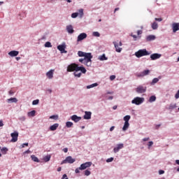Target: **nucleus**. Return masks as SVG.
<instances>
[{
  "label": "nucleus",
  "mask_w": 179,
  "mask_h": 179,
  "mask_svg": "<svg viewBox=\"0 0 179 179\" xmlns=\"http://www.w3.org/2000/svg\"><path fill=\"white\" fill-rule=\"evenodd\" d=\"M172 29H173V33H176V31H178V30H179V22L178 23L174 22L172 24Z\"/></svg>",
  "instance_id": "f3484780"
},
{
  "label": "nucleus",
  "mask_w": 179,
  "mask_h": 179,
  "mask_svg": "<svg viewBox=\"0 0 179 179\" xmlns=\"http://www.w3.org/2000/svg\"><path fill=\"white\" fill-rule=\"evenodd\" d=\"M36 115V110H31L28 113V117H34Z\"/></svg>",
  "instance_id": "473e14b6"
},
{
  "label": "nucleus",
  "mask_w": 179,
  "mask_h": 179,
  "mask_svg": "<svg viewBox=\"0 0 179 179\" xmlns=\"http://www.w3.org/2000/svg\"><path fill=\"white\" fill-rule=\"evenodd\" d=\"M113 160H114V158L110 157V158H108V159H106V162L107 163H111V162H113Z\"/></svg>",
  "instance_id": "a18cd8bd"
},
{
  "label": "nucleus",
  "mask_w": 179,
  "mask_h": 179,
  "mask_svg": "<svg viewBox=\"0 0 179 179\" xmlns=\"http://www.w3.org/2000/svg\"><path fill=\"white\" fill-rule=\"evenodd\" d=\"M71 120H72V121H74V122H79V121L82 120V117H78L76 115H73L71 117Z\"/></svg>",
  "instance_id": "a211bd4d"
},
{
  "label": "nucleus",
  "mask_w": 179,
  "mask_h": 179,
  "mask_svg": "<svg viewBox=\"0 0 179 179\" xmlns=\"http://www.w3.org/2000/svg\"><path fill=\"white\" fill-rule=\"evenodd\" d=\"M10 136L12 138L10 142H17V138L19 137V133H17V131L11 133Z\"/></svg>",
  "instance_id": "9d476101"
},
{
  "label": "nucleus",
  "mask_w": 179,
  "mask_h": 179,
  "mask_svg": "<svg viewBox=\"0 0 179 179\" xmlns=\"http://www.w3.org/2000/svg\"><path fill=\"white\" fill-rule=\"evenodd\" d=\"M146 87H143V85H139L136 88V93L142 94L146 92Z\"/></svg>",
  "instance_id": "6e6552de"
},
{
  "label": "nucleus",
  "mask_w": 179,
  "mask_h": 179,
  "mask_svg": "<svg viewBox=\"0 0 179 179\" xmlns=\"http://www.w3.org/2000/svg\"><path fill=\"white\" fill-rule=\"evenodd\" d=\"M124 122H129V120H131V115H126L123 118Z\"/></svg>",
  "instance_id": "c756f323"
},
{
  "label": "nucleus",
  "mask_w": 179,
  "mask_h": 179,
  "mask_svg": "<svg viewBox=\"0 0 179 179\" xmlns=\"http://www.w3.org/2000/svg\"><path fill=\"white\" fill-rule=\"evenodd\" d=\"M8 55H10V57H17V55H19V51L12 50L8 52Z\"/></svg>",
  "instance_id": "aec40b11"
},
{
  "label": "nucleus",
  "mask_w": 179,
  "mask_h": 179,
  "mask_svg": "<svg viewBox=\"0 0 179 179\" xmlns=\"http://www.w3.org/2000/svg\"><path fill=\"white\" fill-rule=\"evenodd\" d=\"M161 57H162V55L159 54V53H154L150 55V58H151L152 61L159 59V58H160Z\"/></svg>",
  "instance_id": "2eb2a0df"
},
{
  "label": "nucleus",
  "mask_w": 179,
  "mask_h": 179,
  "mask_svg": "<svg viewBox=\"0 0 179 179\" xmlns=\"http://www.w3.org/2000/svg\"><path fill=\"white\" fill-rule=\"evenodd\" d=\"M174 108H177V104L171 103L168 108V110H174Z\"/></svg>",
  "instance_id": "bb28decb"
},
{
  "label": "nucleus",
  "mask_w": 179,
  "mask_h": 179,
  "mask_svg": "<svg viewBox=\"0 0 179 179\" xmlns=\"http://www.w3.org/2000/svg\"><path fill=\"white\" fill-rule=\"evenodd\" d=\"M58 127H59V124L55 123L50 127V131H56L57 128H58Z\"/></svg>",
  "instance_id": "412c9836"
},
{
  "label": "nucleus",
  "mask_w": 179,
  "mask_h": 179,
  "mask_svg": "<svg viewBox=\"0 0 179 179\" xmlns=\"http://www.w3.org/2000/svg\"><path fill=\"white\" fill-rule=\"evenodd\" d=\"M159 27V25L157 24V22H153L152 24V29L153 30H157V29Z\"/></svg>",
  "instance_id": "7c9ffc66"
},
{
  "label": "nucleus",
  "mask_w": 179,
  "mask_h": 179,
  "mask_svg": "<svg viewBox=\"0 0 179 179\" xmlns=\"http://www.w3.org/2000/svg\"><path fill=\"white\" fill-rule=\"evenodd\" d=\"M135 55L137 58H141V57H146V55H150V53L146 50V49H141L135 52Z\"/></svg>",
  "instance_id": "f03ea898"
},
{
  "label": "nucleus",
  "mask_w": 179,
  "mask_h": 179,
  "mask_svg": "<svg viewBox=\"0 0 179 179\" xmlns=\"http://www.w3.org/2000/svg\"><path fill=\"white\" fill-rule=\"evenodd\" d=\"M175 98H176V99H179V90H178V91L177 92V93L176 94Z\"/></svg>",
  "instance_id": "3c124183"
},
{
  "label": "nucleus",
  "mask_w": 179,
  "mask_h": 179,
  "mask_svg": "<svg viewBox=\"0 0 179 179\" xmlns=\"http://www.w3.org/2000/svg\"><path fill=\"white\" fill-rule=\"evenodd\" d=\"M63 152H64V153H68V148H64Z\"/></svg>",
  "instance_id": "680f3d73"
},
{
  "label": "nucleus",
  "mask_w": 179,
  "mask_h": 179,
  "mask_svg": "<svg viewBox=\"0 0 179 179\" xmlns=\"http://www.w3.org/2000/svg\"><path fill=\"white\" fill-rule=\"evenodd\" d=\"M149 73H150V70H145L141 73H136V76H137V78H143V76H146L147 75H149Z\"/></svg>",
  "instance_id": "1a4fd4ad"
},
{
  "label": "nucleus",
  "mask_w": 179,
  "mask_h": 179,
  "mask_svg": "<svg viewBox=\"0 0 179 179\" xmlns=\"http://www.w3.org/2000/svg\"><path fill=\"white\" fill-rule=\"evenodd\" d=\"M157 82H159V78H155L152 80L151 85H155V83H157Z\"/></svg>",
  "instance_id": "ea45409f"
},
{
  "label": "nucleus",
  "mask_w": 179,
  "mask_h": 179,
  "mask_svg": "<svg viewBox=\"0 0 179 179\" xmlns=\"http://www.w3.org/2000/svg\"><path fill=\"white\" fill-rule=\"evenodd\" d=\"M161 124H157L155 129H159L160 128Z\"/></svg>",
  "instance_id": "338daca9"
},
{
  "label": "nucleus",
  "mask_w": 179,
  "mask_h": 179,
  "mask_svg": "<svg viewBox=\"0 0 179 179\" xmlns=\"http://www.w3.org/2000/svg\"><path fill=\"white\" fill-rule=\"evenodd\" d=\"M82 72V73H86V69L83 66H79V65L76 63L71 64L67 67V72Z\"/></svg>",
  "instance_id": "f257e3e1"
},
{
  "label": "nucleus",
  "mask_w": 179,
  "mask_h": 179,
  "mask_svg": "<svg viewBox=\"0 0 179 179\" xmlns=\"http://www.w3.org/2000/svg\"><path fill=\"white\" fill-rule=\"evenodd\" d=\"M155 20H156V22H162L163 20V18H155Z\"/></svg>",
  "instance_id": "8fccbe9b"
},
{
  "label": "nucleus",
  "mask_w": 179,
  "mask_h": 179,
  "mask_svg": "<svg viewBox=\"0 0 179 179\" xmlns=\"http://www.w3.org/2000/svg\"><path fill=\"white\" fill-rule=\"evenodd\" d=\"M131 36L133 37V38H134V41H136V38H138V36L136 35H134L131 34Z\"/></svg>",
  "instance_id": "09e8293b"
},
{
  "label": "nucleus",
  "mask_w": 179,
  "mask_h": 179,
  "mask_svg": "<svg viewBox=\"0 0 179 179\" xmlns=\"http://www.w3.org/2000/svg\"><path fill=\"white\" fill-rule=\"evenodd\" d=\"M65 48H66V45L65 44L63 45H59L57 46V50L62 52V54H66V50H65Z\"/></svg>",
  "instance_id": "f8f14e48"
},
{
  "label": "nucleus",
  "mask_w": 179,
  "mask_h": 179,
  "mask_svg": "<svg viewBox=\"0 0 179 179\" xmlns=\"http://www.w3.org/2000/svg\"><path fill=\"white\" fill-rule=\"evenodd\" d=\"M15 94V92L13 91V90H10L9 91V94L10 95V96H12V94Z\"/></svg>",
  "instance_id": "e2e57ef3"
},
{
  "label": "nucleus",
  "mask_w": 179,
  "mask_h": 179,
  "mask_svg": "<svg viewBox=\"0 0 179 179\" xmlns=\"http://www.w3.org/2000/svg\"><path fill=\"white\" fill-rule=\"evenodd\" d=\"M73 74L76 78H80L82 76V73H78V71L74 72Z\"/></svg>",
  "instance_id": "c9c22d12"
},
{
  "label": "nucleus",
  "mask_w": 179,
  "mask_h": 179,
  "mask_svg": "<svg viewBox=\"0 0 179 179\" xmlns=\"http://www.w3.org/2000/svg\"><path fill=\"white\" fill-rule=\"evenodd\" d=\"M78 57H84V58H87V61L90 62V59L93 58L92 53H86L85 52L78 51Z\"/></svg>",
  "instance_id": "7ed1b4c3"
},
{
  "label": "nucleus",
  "mask_w": 179,
  "mask_h": 179,
  "mask_svg": "<svg viewBox=\"0 0 179 179\" xmlns=\"http://www.w3.org/2000/svg\"><path fill=\"white\" fill-rule=\"evenodd\" d=\"M92 35H93L94 37H100V33H99V32H97V31L93 32Z\"/></svg>",
  "instance_id": "79ce46f5"
},
{
  "label": "nucleus",
  "mask_w": 179,
  "mask_h": 179,
  "mask_svg": "<svg viewBox=\"0 0 179 179\" xmlns=\"http://www.w3.org/2000/svg\"><path fill=\"white\" fill-rule=\"evenodd\" d=\"M8 103H17V99L16 98H10L7 99Z\"/></svg>",
  "instance_id": "cd10ccee"
},
{
  "label": "nucleus",
  "mask_w": 179,
  "mask_h": 179,
  "mask_svg": "<svg viewBox=\"0 0 179 179\" xmlns=\"http://www.w3.org/2000/svg\"><path fill=\"white\" fill-rule=\"evenodd\" d=\"M123 148H124V144L122 143L117 144V146L113 149L114 153H117V152H120V150H121V149H123Z\"/></svg>",
  "instance_id": "4468645a"
},
{
  "label": "nucleus",
  "mask_w": 179,
  "mask_h": 179,
  "mask_svg": "<svg viewBox=\"0 0 179 179\" xmlns=\"http://www.w3.org/2000/svg\"><path fill=\"white\" fill-rule=\"evenodd\" d=\"M90 174H91V172H90V171H89V170H85V176H90Z\"/></svg>",
  "instance_id": "c03bdc74"
},
{
  "label": "nucleus",
  "mask_w": 179,
  "mask_h": 179,
  "mask_svg": "<svg viewBox=\"0 0 179 179\" xmlns=\"http://www.w3.org/2000/svg\"><path fill=\"white\" fill-rule=\"evenodd\" d=\"M54 69H51L46 73V76L48 79H52L54 78Z\"/></svg>",
  "instance_id": "dca6fc26"
},
{
  "label": "nucleus",
  "mask_w": 179,
  "mask_h": 179,
  "mask_svg": "<svg viewBox=\"0 0 179 179\" xmlns=\"http://www.w3.org/2000/svg\"><path fill=\"white\" fill-rule=\"evenodd\" d=\"M78 12H79V14L80 15V17H82V16H83V9L82 8L80 9Z\"/></svg>",
  "instance_id": "49530a36"
},
{
  "label": "nucleus",
  "mask_w": 179,
  "mask_h": 179,
  "mask_svg": "<svg viewBox=\"0 0 179 179\" xmlns=\"http://www.w3.org/2000/svg\"><path fill=\"white\" fill-rule=\"evenodd\" d=\"M24 146H29V143H25L22 145V148H24Z\"/></svg>",
  "instance_id": "6e6d98bb"
},
{
  "label": "nucleus",
  "mask_w": 179,
  "mask_h": 179,
  "mask_svg": "<svg viewBox=\"0 0 179 179\" xmlns=\"http://www.w3.org/2000/svg\"><path fill=\"white\" fill-rule=\"evenodd\" d=\"M45 47H46L47 48H50L51 47H52V45H51L50 42H46L45 43Z\"/></svg>",
  "instance_id": "4c0bfd02"
},
{
  "label": "nucleus",
  "mask_w": 179,
  "mask_h": 179,
  "mask_svg": "<svg viewBox=\"0 0 179 179\" xmlns=\"http://www.w3.org/2000/svg\"><path fill=\"white\" fill-rule=\"evenodd\" d=\"M0 127H3V122L0 120Z\"/></svg>",
  "instance_id": "69168bd1"
},
{
  "label": "nucleus",
  "mask_w": 179,
  "mask_h": 179,
  "mask_svg": "<svg viewBox=\"0 0 179 179\" xmlns=\"http://www.w3.org/2000/svg\"><path fill=\"white\" fill-rule=\"evenodd\" d=\"M176 164L179 165V159H176ZM177 171H179V167L177 169Z\"/></svg>",
  "instance_id": "bf43d9fd"
},
{
  "label": "nucleus",
  "mask_w": 179,
  "mask_h": 179,
  "mask_svg": "<svg viewBox=\"0 0 179 179\" xmlns=\"http://www.w3.org/2000/svg\"><path fill=\"white\" fill-rule=\"evenodd\" d=\"M150 103H153V101H156V96L152 95L149 99Z\"/></svg>",
  "instance_id": "2f4dec72"
},
{
  "label": "nucleus",
  "mask_w": 179,
  "mask_h": 179,
  "mask_svg": "<svg viewBox=\"0 0 179 179\" xmlns=\"http://www.w3.org/2000/svg\"><path fill=\"white\" fill-rule=\"evenodd\" d=\"M78 15L79 13H73L71 14V17H73V19H75L76 17H78Z\"/></svg>",
  "instance_id": "58836bf2"
},
{
  "label": "nucleus",
  "mask_w": 179,
  "mask_h": 179,
  "mask_svg": "<svg viewBox=\"0 0 179 179\" xmlns=\"http://www.w3.org/2000/svg\"><path fill=\"white\" fill-rule=\"evenodd\" d=\"M113 43L115 45L116 52H121L122 51V48H120L122 47V42L120 41L118 43L116 41H114Z\"/></svg>",
  "instance_id": "423d86ee"
},
{
  "label": "nucleus",
  "mask_w": 179,
  "mask_h": 179,
  "mask_svg": "<svg viewBox=\"0 0 179 179\" xmlns=\"http://www.w3.org/2000/svg\"><path fill=\"white\" fill-rule=\"evenodd\" d=\"M145 101V98L136 97L132 101V104H136V106H139V104H142Z\"/></svg>",
  "instance_id": "20e7f679"
},
{
  "label": "nucleus",
  "mask_w": 179,
  "mask_h": 179,
  "mask_svg": "<svg viewBox=\"0 0 179 179\" xmlns=\"http://www.w3.org/2000/svg\"><path fill=\"white\" fill-rule=\"evenodd\" d=\"M50 120H58V115H52L50 117Z\"/></svg>",
  "instance_id": "37998d69"
},
{
  "label": "nucleus",
  "mask_w": 179,
  "mask_h": 179,
  "mask_svg": "<svg viewBox=\"0 0 179 179\" xmlns=\"http://www.w3.org/2000/svg\"><path fill=\"white\" fill-rule=\"evenodd\" d=\"M1 153H2L3 155H6V152H8V148H3L1 150Z\"/></svg>",
  "instance_id": "e433bc0d"
},
{
  "label": "nucleus",
  "mask_w": 179,
  "mask_h": 179,
  "mask_svg": "<svg viewBox=\"0 0 179 179\" xmlns=\"http://www.w3.org/2000/svg\"><path fill=\"white\" fill-rule=\"evenodd\" d=\"M79 62L84 64V65H86L87 66H90L92 65V59H90V61H87V58L84 57L83 59H80Z\"/></svg>",
  "instance_id": "0eeeda50"
},
{
  "label": "nucleus",
  "mask_w": 179,
  "mask_h": 179,
  "mask_svg": "<svg viewBox=\"0 0 179 179\" xmlns=\"http://www.w3.org/2000/svg\"><path fill=\"white\" fill-rule=\"evenodd\" d=\"M87 37V34L86 33H81L78 35L77 38V41L79 43V41H82V40H85Z\"/></svg>",
  "instance_id": "ddd939ff"
},
{
  "label": "nucleus",
  "mask_w": 179,
  "mask_h": 179,
  "mask_svg": "<svg viewBox=\"0 0 179 179\" xmlns=\"http://www.w3.org/2000/svg\"><path fill=\"white\" fill-rule=\"evenodd\" d=\"M62 179H68V176H66V174H64Z\"/></svg>",
  "instance_id": "864d4df0"
},
{
  "label": "nucleus",
  "mask_w": 179,
  "mask_h": 179,
  "mask_svg": "<svg viewBox=\"0 0 179 179\" xmlns=\"http://www.w3.org/2000/svg\"><path fill=\"white\" fill-rule=\"evenodd\" d=\"M92 166V162H85L84 164H82L80 166V170H86V169Z\"/></svg>",
  "instance_id": "9b49d317"
},
{
  "label": "nucleus",
  "mask_w": 179,
  "mask_h": 179,
  "mask_svg": "<svg viewBox=\"0 0 179 179\" xmlns=\"http://www.w3.org/2000/svg\"><path fill=\"white\" fill-rule=\"evenodd\" d=\"M92 118V112L85 111L84 115V120H90Z\"/></svg>",
  "instance_id": "6ab92c4d"
},
{
  "label": "nucleus",
  "mask_w": 179,
  "mask_h": 179,
  "mask_svg": "<svg viewBox=\"0 0 179 179\" xmlns=\"http://www.w3.org/2000/svg\"><path fill=\"white\" fill-rule=\"evenodd\" d=\"M31 160H33V162H35L36 163H40V160L37 157H36V155H31Z\"/></svg>",
  "instance_id": "a878e982"
},
{
  "label": "nucleus",
  "mask_w": 179,
  "mask_h": 179,
  "mask_svg": "<svg viewBox=\"0 0 179 179\" xmlns=\"http://www.w3.org/2000/svg\"><path fill=\"white\" fill-rule=\"evenodd\" d=\"M66 30L68 31V33H69L70 34H72L73 33V27H72V25H68L66 27Z\"/></svg>",
  "instance_id": "5701e85b"
},
{
  "label": "nucleus",
  "mask_w": 179,
  "mask_h": 179,
  "mask_svg": "<svg viewBox=\"0 0 179 179\" xmlns=\"http://www.w3.org/2000/svg\"><path fill=\"white\" fill-rule=\"evenodd\" d=\"M110 79L111 80H114V79H115V76H110Z\"/></svg>",
  "instance_id": "4d7b16f0"
},
{
  "label": "nucleus",
  "mask_w": 179,
  "mask_h": 179,
  "mask_svg": "<svg viewBox=\"0 0 179 179\" xmlns=\"http://www.w3.org/2000/svg\"><path fill=\"white\" fill-rule=\"evenodd\" d=\"M142 33H143L142 30L137 31L138 36H141V34H142Z\"/></svg>",
  "instance_id": "5fc2aeb1"
},
{
  "label": "nucleus",
  "mask_w": 179,
  "mask_h": 179,
  "mask_svg": "<svg viewBox=\"0 0 179 179\" xmlns=\"http://www.w3.org/2000/svg\"><path fill=\"white\" fill-rule=\"evenodd\" d=\"M96 86H99V84L94 83V84H92L90 85H87V89H92V87H96Z\"/></svg>",
  "instance_id": "72a5a7b5"
},
{
  "label": "nucleus",
  "mask_w": 179,
  "mask_h": 179,
  "mask_svg": "<svg viewBox=\"0 0 179 179\" xmlns=\"http://www.w3.org/2000/svg\"><path fill=\"white\" fill-rule=\"evenodd\" d=\"M117 10H120V8H115L114 13H115L117 12Z\"/></svg>",
  "instance_id": "774afa93"
},
{
  "label": "nucleus",
  "mask_w": 179,
  "mask_h": 179,
  "mask_svg": "<svg viewBox=\"0 0 179 179\" xmlns=\"http://www.w3.org/2000/svg\"><path fill=\"white\" fill-rule=\"evenodd\" d=\"M159 174H160V175L164 174V171H163V170H159Z\"/></svg>",
  "instance_id": "052dcab7"
},
{
  "label": "nucleus",
  "mask_w": 179,
  "mask_h": 179,
  "mask_svg": "<svg viewBox=\"0 0 179 179\" xmlns=\"http://www.w3.org/2000/svg\"><path fill=\"white\" fill-rule=\"evenodd\" d=\"M73 123L71 122H67L66 123V127H67V128H71L73 127Z\"/></svg>",
  "instance_id": "f704fd0d"
},
{
  "label": "nucleus",
  "mask_w": 179,
  "mask_h": 179,
  "mask_svg": "<svg viewBox=\"0 0 179 179\" xmlns=\"http://www.w3.org/2000/svg\"><path fill=\"white\" fill-rule=\"evenodd\" d=\"M39 101H40V100H38V99L34 100L32 101L33 106H37V104H38Z\"/></svg>",
  "instance_id": "a19ab883"
},
{
  "label": "nucleus",
  "mask_w": 179,
  "mask_h": 179,
  "mask_svg": "<svg viewBox=\"0 0 179 179\" xmlns=\"http://www.w3.org/2000/svg\"><path fill=\"white\" fill-rule=\"evenodd\" d=\"M129 128V122H124V124L122 127V131H127Z\"/></svg>",
  "instance_id": "393cba45"
},
{
  "label": "nucleus",
  "mask_w": 179,
  "mask_h": 179,
  "mask_svg": "<svg viewBox=\"0 0 179 179\" xmlns=\"http://www.w3.org/2000/svg\"><path fill=\"white\" fill-rule=\"evenodd\" d=\"M50 159L51 155H46L43 157V161L45 162V163H47V162H50Z\"/></svg>",
  "instance_id": "c85d7f7f"
},
{
  "label": "nucleus",
  "mask_w": 179,
  "mask_h": 179,
  "mask_svg": "<svg viewBox=\"0 0 179 179\" xmlns=\"http://www.w3.org/2000/svg\"><path fill=\"white\" fill-rule=\"evenodd\" d=\"M153 40H156V36L155 35H149L146 37L147 41H153Z\"/></svg>",
  "instance_id": "4be33fe9"
},
{
  "label": "nucleus",
  "mask_w": 179,
  "mask_h": 179,
  "mask_svg": "<svg viewBox=\"0 0 179 179\" xmlns=\"http://www.w3.org/2000/svg\"><path fill=\"white\" fill-rule=\"evenodd\" d=\"M75 173H76V174H78V173H80V167L76 169Z\"/></svg>",
  "instance_id": "de8ad7c7"
},
{
  "label": "nucleus",
  "mask_w": 179,
  "mask_h": 179,
  "mask_svg": "<svg viewBox=\"0 0 179 179\" xmlns=\"http://www.w3.org/2000/svg\"><path fill=\"white\" fill-rule=\"evenodd\" d=\"M153 145V141H150L149 143H148V148H150L151 146H152Z\"/></svg>",
  "instance_id": "603ef678"
},
{
  "label": "nucleus",
  "mask_w": 179,
  "mask_h": 179,
  "mask_svg": "<svg viewBox=\"0 0 179 179\" xmlns=\"http://www.w3.org/2000/svg\"><path fill=\"white\" fill-rule=\"evenodd\" d=\"M98 59H99V61H107L108 59V58L107 57H106V55H102L101 56H99L98 57Z\"/></svg>",
  "instance_id": "b1692460"
},
{
  "label": "nucleus",
  "mask_w": 179,
  "mask_h": 179,
  "mask_svg": "<svg viewBox=\"0 0 179 179\" xmlns=\"http://www.w3.org/2000/svg\"><path fill=\"white\" fill-rule=\"evenodd\" d=\"M115 128V127L113 126L110 128V132H112V131H114V129Z\"/></svg>",
  "instance_id": "0e129e2a"
},
{
  "label": "nucleus",
  "mask_w": 179,
  "mask_h": 179,
  "mask_svg": "<svg viewBox=\"0 0 179 179\" xmlns=\"http://www.w3.org/2000/svg\"><path fill=\"white\" fill-rule=\"evenodd\" d=\"M75 162H76V159L72 158L71 156H69L62 162L61 164H66V163L72 164L73 163H75Z\"/></svg>",
  "instance_id": "39448f33"
},
{
  "label": "nucleus",
  "mask_w": 179,
  "mask_h": 179,
  "mask_svg": "<svg viewBox=\"0 0 179 179\" xmlns=\"http://www.w3.org/2000/svg\"><path fill=\"white\" fill-rule=\"evenodd\" d=\"M149 139H150L149 137H148V138H144L143 139V142H147V141H149Z\"/></svg>",
  "instance_id": "13d9d810"
}]
</instances>
